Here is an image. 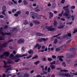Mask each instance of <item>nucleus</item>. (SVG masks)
Listing matches in <instances>:
<instances>
[{"instance_id":"1","label":"nucleus","mask_w":77,"mask_h":77,"mask_svg":"<svg viewBox=\"0 0 77 77\" xmlns=\"http://www.w3.org/2000/svg\"><path fill=\"white\" fill-rule=\"evenodd\" d=\"M69 5H67L66 6H65L63 8L65 11V12L63 14V17L65 16L66 18L68 20H70L71 19V15H70L69 9L68 8L69 7Z\"/></svg>"},{"instance_id":"2","label":"nucleus","mask_w":77,"mask_h":77,"mask_svg":"<svg viewBox=\"0 0 77 77\" xmlns=\"http://www.w3.org/2000/svg\"><path fill=\"white\" fill-rule=\"evenodd\" d=\"M30 14L31 15H32V18L33 19H35V18L36 17V19H39L38 18H37V17H39V16L38 14L35 13L33 12H31L30 13Z\"/></svg>"},{"instance_id":"3","label":"nucleus","mask_w":77,"mask_h":77,"mask_svg":"<svg viewBox=\"0 0 77 77\" xmlns=\"http://www.w3.org/2000/svg\"><path fill=\"white\" fill-rule=\"evenodd\" d=\"M53 26H45V28L46 29H47L48 31H53V30H56V29H55L54 28H52Z\"/></svg>"},{"instance_id":"4","label":"nucleus","mask_w":77,"mask_h":77,"mask_svg":"<svg viewBox=\"0 0 77 77\" xmlns=\"http://www.w3.org/2000/svg\"><path fill=\"white\" fill-rule=\"evenodd\" d=\"M14 41V40L13 39H11L8 42H5L3 43V47H7V45H8V43L10 42H12Z\"/></svg>"},{"instance_id":"5","label":"nucleus","mask_w":77,"mask_h":77,"mask_svg":"<svg viewBox=\"0 0 77 77\" xmlns=\"http://www.w3.org/2000/svg\"><path fill=\"white\" fill-rule=\"evenodd\" d=\"M25 40L23 38H20L17 41V43L19 44H24V42Z\"/></svg>"},{"instance_id":"6","label":"nucleus","mask_w":77,"mask_h":77,"mask_svg":"<svg viewBox=\"0 0 77 77\" xmlns=\"http://www.w3.org/2000/svg\"><path fill=\"white\" fill-rule=\"evenodd\" d=\"M48 40V38H41V39H38L37 40L38 42H41L42 41H46Z\"/></svg>"},{"instance_id":"7","label":"nucleus","mask_w":77,"mask_h":77,"mask_svg":"<svg viewBox=\"0 0 77 77\" xmlns=\"http://www.w3.org/2000/svg\"><path fill=\"white\" fill-rule=\"evenodd\" d=\"M27 56V54H26L23 55L16 54L15 56V57L16 58H19V57H24V56Z\"/></svg>"},{"instance_id":"8","label":"nucleus","mask_w":77,"mask_h":77,"mask_svg":"<svg viewBox=\"0 0 77 77\" xmlns=\"http://www.w3.org/2000/svg\"><path fill=\"white\" fill-rule=\"evenodd\" d=\"M77 50V47L74 46L73 47L69 49V51H74Z\"/></svg>"},{"instance_id":"9","label":"nucleus","mask_w":77,"mask_h":77,"mask_svg":"<svg viewBox=\"0 0 77 77\" xmlns=\"http://www.w3.org/2000/svg\"><path fill=\"white\" fill-rule=\"evenodd\" d=\"M4 65L3 66V68H6V65H8L9 63H11V62L10 61H8V62L6 63V61H4Z\"/></svg>"},{"instance_id":"10","label":"nucleus","mask_w":77,"mask_h":77,"mask_svg":"<svg viewBox=\"0 0 77 77\" xmlns=\"http://www.w3.org/2000/svg\"><path fill=\"white\" fill-rule=\"evenodd\" d=\"M17 75H18V77H23V75H24V73L19 72L16 74Z\"/></svg>"},{"instance_id":"11","label":"nucleus","mask_w":77,"mask_h":77,"mask_svg":"<svg viewBox=\"0 0 77 77\" xmlns=\"http://www.w3.org/2000/svg\"><path fill=\"white\" fill-rule=\"evenodd\" d=\"M10 54V53L9 52H5L4 53V55L5 56V57H8L9 56Z\"/></svg>"},{"instance_id":"12","label":"nucleus","mask_w":77,"mask_h":77,"mask_svg":"<svg viewBox=\"0 0 77 77\" xmlns=\"http://www.w3.org/2000/svg\"><path fill=\"white\" fill-rule=\"evenodd\" d=\"M67 58H71V57H74L73 54H70L69 55L67 54Z\"/></svg>"},{"instance_id":"13","label":"nucleus","mask_w":77,"mask_h":77,"mask_svg":"<svg viewBox=\"0 0 77 77\" xmlns=\"http://www.w3.org/2000/svg\"><path fill=\"white\" fill-rule=\"evenodd\" d=\"M49 14L50 15L49 16L50 19H51L53 17V14L51 12H50L49 13Z\"/></svg>"},{"instance_id":"14","label":"nucleus","mask_w":77,"mask_h":77,"mask_svg":"<svg viewBox=\"0 0 77 77\" xmlns=\"http://www.w3.org/2000/svg\"><path fill=\"white\" fill-rule=\"evenodd\" d=\"M58 58H59L60 60L61 61V62H63V59L62 58H63V56H58L57 57Z\"/></svg>"},{"instance_id":"15","label":"nucleus","mask_w":77,"mask_h":77,"mask_svg":"<svg viewBox=\"0 0 77 77\" xmlns=\"http://www.w3.org/2000/svg\"><path fill=\"white\" fill-rule=\"evenodd\" d=\"M32 22L33 23H35V24H39L41 23L39 22L36 20H32Z\"/></svg>"},{"instance_id":"16","label":"nucleus","mask_w":77,"mask_h":77,"mask_svg":"<svg viewBox=\"0 0 77 77\" xmlns=\"http://www.w3.org/2000/svg\"><path fill=\"white\" fill-rule=\"evenodd\" d=\"M7 9V8L6 6L5 5H4L2 7V10L3 11H6V10Z\"/></svg>"},{"instance_id":"17","label":"nucleus","mask_w":77,"mask_h":77,"mask_svg":"<svg viewBox=\"0 0 77 77\" xmlns=\"http://www.w3.org/2000/svg\"><path fill=\"white\" fill-rule=\"evenodd\" d=\"M63 76H65L67 77H70V74L68 73H65L63 74Z\"/></svg>"},{"instance_id":"18","label":"nucleus","mask_w":77,"mask_h":77,"mask_svg":"<svg viewBox=\"0 0 77 77\" xmlns=\"http://www.w3.org/2000/svg\"><path fill=\"white\" fill-rule=\"evenodd\" d=\"M30 76V75L27 73H23V77H29Z\"/></svg>"},{"instance_id":"19","label":"nucleus","mask_w":77,"mask_h":77,"mask_svg":"<svg viewBox=\"0 0 77 77\" xmlns=\"http://www.w3.org/2000/svg\"><path fill=\"white\" fill-rule=\"evenodd\" d=\"M23 2L25 5H27L28 4V2L26 0H24Z\"/></svg>"},{"instance_id":"20","label":"nucleus","mask_w":77,"mask_h":77,"mask_svg":"<svg viewBox=\"0 0 77 77\" xmlns=\"http://www.w3.org/2000/svg\"><path fill=\"white\" fill-rule=\"evenodd\" d=\"M66 45L65 44L63 46H61L60 47L61 49V50H62L63 49H64L65 48V47H66Z\"/></svg>"},{"instance_id":"21","label":"nucleus","mask_w":77,"mask_h":77,"mask_svg":"<svg viewBox=\"0 0 77 77\" xmlns=\"http://www.w3.org/2000/svg\"><path fill=\"white\" fill-rule=\"evenodd\" d=\"M37 46L38 47V49H41V45H39V44H38V43H37Z\"/></svg>"},{"instance_id":"22","label":"nucleus","mask_w":77,"mask_h":77,"mask_svg":"<svg viewBox=\"0 0 77 77\" xmlns=\"http://www.w3.org/2000/svg\"><path fill=\"white\" fill-rule=\"evenodd\" d=\"M70 17H71V18L70 20H71V18H72V21H73V20H74L75 18L74 16L72 15V16H71V15H70Z\"/></svg>"},{"instance_id":"23","label":"nucleus","mask_w":77,"mask_h":77,"mask_svg":"<svg viewBox=\"0 0 77 77\" xmlns=\"http://www.w3.org/2000/svg\"><path fill=\"white\" fill-rule=\"evenodd\" d=\"M5 12H6V11H2V15H5L6 17H7V15L6 14V13H5Z\"/></svg>"},{"instance_id":"24","label":"nucleus","mask_w":77,"mask_h":77,"mask_svg":"<svg viewBox=\"0 0 77 77\" xmlns=\"http://www.w3.org/2000/svg\"><path fill=\"white\" fill-rule=\"evenodd\" d=\"M61 50H62V49L60 47L56 49V51H61Z\"/></svg>"},{"instance_id":"25","label":"nucleus","mask_w":77,"mask_h":77,"mask_svg":"<svg viewBox=\"0 0 77 77\" xmlns=\"http://www.w3.org/2000/svg\"><path fill=\"white\" fill-rule=\"evenodd\" d=\"M63 27H64V26H63L62 25V26H58L57 27V29H62L63 28Z\"/></svg>"},{"instance_id":"26","label":"nucleus","mask_w":77,"mask_h":77,"mask_svg":"<svg viewBox=\"0 0 77 77\" xmlns=\"http://www.w3.org/2000/svg\"><path fill=\"white\" fill-rule=\"evenodd\" d=\"M27 24H28V21L27 20H25L23 22V24H24V25H27Z\"/></svg>"},{"instance_id":"27","label":"nucleus","mask_w":77,"mask_h":77,"mask_svg":"<svg viewBox=\"0 0 77 77\" xmlns=\"http://www.w3.org/2000/svg\"><path fill=\"white\" fill-rule=\"evenodd\" d=\"M28 53L29 54H32L33 53V51L31 49L28 51Z\"/></svg>"},{"instance_id":"28","label":"nucleus","mask_w":77,"mask_h":77,"mask_svg":"<svg viewBox=\"0 0 77 77\" xmlns=\"http://www.w3.org/2000/svg\"><path fill=\"white\" fill-rule=\"evenodd\" d=\"M50 66L51 67V68L53 69H54L55 68V66H54V65H51Z\"/></svg>"},{"instance_id":"29","label":"nucleus","mask_w":77,"mask_h":77,"mask_svg":"<svg viewBox=\"0 0 77 77\" xmlns=\"http://www.w3.org/2000/svg\"><path fill=\"white\" fill-rule=\"evenodd\" d=\"M63 12H64V11H63L62 13L59 14V16L60 17H62V14H63Z\"/></svg>"},{"instance_id":"30","label":"nucleus","mask_w":77,"mask_h":77,"mask_svg":"<svg viewBox=\"0 0 77 77\" xmlns=\"http://www.w3.org/2000/svg\"><path fill=\"white\" fill-rule=\"evenodd\" d=\"M5 38V37L0 36V41H2V40H4V39H5V38Z\"/></svg>"},{"instance_id":"31","label":"nucleus","mask_w":77,"mask_h":77,"mask_svg":"<svg viewBox=\"0 0 77 77\" xmlns=\"http://www.w3.org/2000/svg\"><path fill=\"white\" fill-rule=\"evenodd\" d=\"M17 9L14 8L12 10V12L13 13H14L15 12V11H17Z\"/></svg>"},{"instance_id":"32","label":"nucleus","mask_w":77,"mask_h":77,"mask_svg":"<svg viewBox=\"0 0 77 77\" xmlns=\"http://www.w3.org/2000/svg\"><path fill=\"white\" fill-rule=\"evenodd\" d=\"M40 62L39 61H37L34 63V64H35V65H38V64Z\"/></svg>"},{"instance_id":"33","label":"nucleus","mask_w":77,"mask_h":77,"mask_svg":"<svg viewBox=\"0 0 77 77\" xmlns=\"http://www.w3.org/2000/svg\"><path fill=\"white\" fill-rule=\"evenodd\" d=\"M62 65L64 67H66V63H65V62H64L62 63Z\"/></svg>"},{"instance_id":"34","label":"nucleus","mask_w":77,"mask_h":77,"mask_svg":"<svg viewBox=\"0 0 77 77\" xmlns=\"http://www.w3.org/2000/svg\"><path fill=\"white\" fill-rule=\"evenodd\" d=\"M17 30V29L16 28H14V29H13L12 30H11L10 32H11V33H12V32H14V31H15Z\"/></svg>"},{"instance_id":"35","label":"nucleus","mask_w":77,"mask_h":77,"mask_svg":"<svg viewBox=\"0 0 77 77\" xmlns=\"http://www.w3.org/2000/svg\"><path fill=\"white\" fill-rule=\"evenodd\" d=\"M36 35H37V36H41V33L39 32H38L36 33Z\"/></svg>"},{"instance_id":"36","label":"nucleus","mask_w":77,"mask_h":77,"mask_svg":"<svg viewBox=\"0 0 77 77\" xmlns=\"http://www.w3.org/2000/svg\"><path fill=\"white\" fill-rule=\"evenodd\" d=\"M57 42V38H55L54 39V44H56Z\"/></svg>"},{"instance_id":"37","label":"nucleus","mask_w":77,"mask_h":77,"mask_svg":"<svg viewBox=\"0 0 77 77\" xmlns=\"http://www.w3.org/2000/svg\"><path fill=\"white\" fill-rule=\"evenodd\" d=\"M72 41L71 39H69V40L67 42H66V44H69V43H70L71 42V41Z\"/></svg>"},{"instance_id":"38","label":"nucleus","mask_w":77,"mask_h":77,"mask_svg":"<svg viewBox=\"0 0 77 77\" xmlns=\"http://www.w3.org/2000/svg\"><path fill=\"white\" fill-rule=\"evenodd\" d=\"M48 61H49L50 62H51V60H53V59L51 58H48Z\"/></svg>"},{"instance_id":"39","label":"nucleus","mask_w":77,"mask_h":77,"mask_svg":"<svg viewBox=\"0 0 77 77\" xmlns=\"http://www.w3.org/2000/svg\"><path fill=\"white\" fill-rule=\"evenodd\" d=\"M55 63H56V61H55L50 63L51 65H54V64H55Z\"/></svg>"},{"instance_id":"40","label":"nucleus","mask_w":77,"mask_h":77,"mask_svg":"<svg viewBox=\"0 0 77 77\" xmlns=\"http://www.w3.org/2000/svg\"><path fill=\"white\" fill-rule=\"evenodd\" d=\"M19 60H20V59H17L15 60V62L16 63H17L19 62Z\"/></svg>"},{"instance_id":"41","label":"nucleus","mask_w":77,"mask_h":77,"mask_svg":"<svg viewBox=\"0 0 77 77\" xmlns=\"http://www.w3.org/2000/svg\"><path fill=\"white\" fill-rule=\"evenodd\" d=\"M61 34H61V33L59 34H58L57 35L54 36L53 37H54V38H55V37H57L60 35H61Z\"/></svg>"},{"instance_id":"42","label":"nucleus","mask_w":77,"mask_h":77,"mask_svg":"<svg viewBox=\"0 0 77 77\" xmlns=\"http://www.w3.org/2000/svg\"><path fill=\"white\" fill-rule=\"evenodd\" d=\"M52 8H56V4L54 3L53 4L52 6Z\"/></svg>"},{"instance_id":"43","label":"nucleus","mask_w":77,"mask_h":77,"mask_svg":"<svg viewBox=\"0 0 77 77\" xmlns=\"http://www.w3.org/2000/svg\"><path fill=\"white\" fill-rule=\"evenodd\" d=\"M70 9H75V6H73L71 7H70Z\"/></svg>"},{"instance_id":"44","label":"nucleus","mask_w":77,"mask_h":77,"mask_svg":"<svg viewBox=\"0 0 77 77\" xmlns=\"http://www.w3.org/2000/svg\"><path fill=\"white\" fill-rule=\"evenodd\" d=\"M5 35H11V33L7 32L5 33Z\"/></svg>"},{"instance_id":"45","label":"nucleus","mask_w":77,"mask_h":77,"mask_svg":"<svg viewBox=\"0 0 77 77\" xmlns=\"http://www.w3.org/2000/svg\"><path fill=\"white\" fill-rule=\"evenodd\" d=\"M3 30V27H1L0 28V32H2Z\"/></svg>"},{"instance_id":"46","label":"nucleus","mask_w":77,"mask_h":77,"mask_svg":"<svg viewBox=\"0 0 77 77\" xmlns=\"http://www.w3.org/2000/svg\"><path fill=\"white\" fill-rule=\"evenodd\" d=\"M9 5L10 6H12V5H14V3L12 2H10Z\"/></svg>"},{"instance_id":"47","label":"nucleus","mask_w":77,"mask_h":77,"mask_svg":"<svg viewBox=\"0 0 77 77\" xmlns=\"http://www.w3.org/2000/svg\"><path fill=\"white\" fill-rule=\"evenodd\" d=\"M54 26H56V25H57V22H56V21H54Z\"/></svg>"},{"instance_id":"48","label":"nucleus","mask_w":77,"mask_h":77,"mask_svg":"<svg viewBox=\"0 0 77 77\" xmlns=\"http://www.w3.org/2000/svg\"><path fill=\"white\" fill-rule=\"evenodd\" d=\"M45 48V46L44 45H43L42 46L41 48L42 49H43V50H44Z\"/></svg>"},{"instance_id":"49","label":"nucleus","mask_w":77,"mask_h":77,"mask_svg":"<svg viewBox=\"0 0 77 77\" xmlns=\"http://www.w3.org/2000/svg\"><path fill=\"white\" fill-rule=\"evenodd\" d=\"M50 70H51V69H50V67H49L48 69V72H50Z\"/></svg>"},{"instance_id":"50","label":"nucleus","mask_w":77,"mask_h":77,"mask_svg":"<svg viewBox=\"0 0 77 77\" xmlns=\"http://www.w3.org/2000/svg\"><path fill=\"white\" fill-rule=\"evenodd\" d=\"M8 25L5 26L4 27V29H6L8 28Z\"/></svg>"},{"instance_id":"51","label":"nucleus","mask_w":77,"mask_h":77,"mask_svg":"<svg viewBox=\"0 0 77 77\" xmlns=\"http://www.w3.org/2000/svg\"><path fill=\"white\" fill-rule=\"evenodd\" d=\"M71 33H69L68 34V36L69 37H71Z\"/></svg>"},{"instance_id":"52","label":"nucleus","mask_w":77,"mask_h":77,"mask_svg":"<svg viewBox=\"0 0 77 77\" xmlns=\"http://www.w3.org/2000/svg\"><path fill=\"white\" fill-rule=\"evenodd\" d=\"M16 13L17 14V15H19V14H21V11H18L16 12Z\"/></svg>"},{"instance_id":"53","label":"nucleus","mask_w":77,"mask_h":77,"mask_svg":"<svg viewBox=\"0 0 77 77\" xmlns=\"http://www.w3.org/2000/svg\"><path fill=\"white\" fill-rule=\"evenodd\" d=\"M53 59H56V56L55 55H53L52 56Z\"/></svg>"},{"instance_id":"54","label":"nucleus","mask_w":77,"mask_h":77,"mask_svg":"<svg viewBox=\"0 0 77 77\" xmlns=\"http://www.w3.org/2000/svg\"><path fill=\"white\" fill-rule=\"evenodd\" d=\"M36 58H38V56H35L34 57L32 58V59H36Z\"/></svg>"},{"instance_id":"55","label":"nucleus","mask_w":77,"mask_h":77,"mask_svg":"<svg viewBox=\"0 0 77 77\" xmlns=\"http://www.w3.org/2000/svg\"><path fill=\"white\" fill-rule=\"evenodd\" d=\"M11 70V68H9L8 69H6L7 71H10V70Z\"/></svg>"},{"instance_id":"56","label":"nucleus","mask_w":77,"mask_h":77,"mask_svg":"<svg viewBox=\"0 0 77 77\" xmlns=\"http://www.w3.org/2000/svg\"><path fill=\"white\" fill-rule=\"evenodd\" d=\"M43 74H46L47 73V72H45V71H43Z\"/></svg>"},{"instance_id":"57","label":"nucleus","mask_w":77,"mask_h":77,"mask_svg":"<svg viewBox=\"0 0 77 77\" xmlns=\"http://www.w3.org/2000/svg\"><path fill=\"white\" fill-rule=\"evenodd\" d=\"M0 18H4V16L2 15H1L0 16Z\"/></svg>"},{"instance_id":"58","label":"nucleus","mask_w":77,"mask_h":77,"mask_svg":"<svg viewBox=\"0 0 77 77\" xmlns=\"http://www.w3.org/2000/svg\"><path fill=\"white\" fill-rule=\"evenodd\" d=\"M14 16H15V17H18V14H17V13H16L15 14H14Z\"/></svg>"},{"instance_id":"59","label":"nucleus","mask_w":77,"mask_h":77,"mask_svg":"<svg viewBox=\"0 0 77 77\" xmlns=\"http://www.w3.org/2000/svg\"><path fill=\"white\" fill-rule=\"evenodd\" d=\"M30 57H32V55H30L28 57H26V59H29V58H30Z\"/></svg>"},{"instance_id":"60","label":"nucleus","mask_w":77,"mask_h":77,"mask_svg":"<svg viewBox=\"0 0 77 77\" xmlns=\"http://www.w3.org/2000/svg\"><path fill=\"white\" fill-rule=\"evenodd\" d=\"M63 71V72H68V70L64 69Z\"/></svg>"},{"instance_id":"61","label":"nucleus","mask_w":77,"mask_h":77,"mask_svg":"<svg viewBox=\"0 0 77 77\" xmlns=\"http://www.w3.org/2000/svg\"><path fill=\"white\" fill-rule=\"evenodd\" d=\"M61 3L63 4L65 3V0H62L61 2Z\"/></svg>"},{"instance_id":"62","label":"nucleus","mask_w":77,"mask_h":77,"mask_svg":"<svg viewBox=\"0 0 77 77\" xmlns=\"http://www.w3.org/2000/svg\"><path fill=\"white\" fill-rule=\"evenodd\" d=\"M77 32V29L74 30V31L73 32V33H76V32Z\"/></svg>"},{"instance_id":"63","label":"nucleus","mask_w":77,"mask_h":77,"mask_svg":"<svg viewBox=\"0 0 77 77\" xmlns=\"http://www.w3.org/2000/svg\"><path fill=\"white\" fill-rule=\"evenodd\" d=\"M74 66L75 67H77V63H75L74 64Z\"/></svg>"},{"instance_id":"64","label":"nucleus","mask_w":77,"mask_h":77,"mask_svg":"<svg viewBox=\"0 0 77 77\" xmlns=\"http://www.w3.org/2000/svg\"><path fill=\"white\" fill-rule=\"evenodd\" d=\"M2 77H6V74H3L2 75Z\"/></svg>"}]
</instances>
